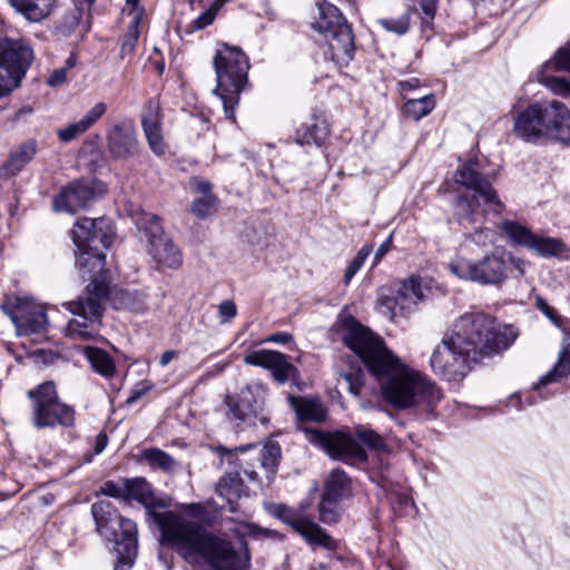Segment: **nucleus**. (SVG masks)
Here are the masks:
<instances>
[{
    "label": "nucleus",
    "instance_id": "nucleus-26",
    "mask_svg": "<svg viewBox=\"0 0 570 570\" xmlns=\"http://www.w3.org/2000/svg\"><path fill=\"white\" fill-rule=\"evenodd\" d=\"M328 135V126L324 119L313 117L311 124L301 125L295 134V142L305 146L315 144L321 146Z\"/></svg>",
    "mask_w": 570,
    "mask_h": 570
},
{
    "label": "nucleus",
    "instance_id": "nucleus-13",
    "mask_svg": "<svg viewBox=\"0 0 570 570\" xmlns=\"http://www.w3.org/2000/svg\"><path fill=\"white\" fill-rule=\"evenodd\" d=\"M450 272L462 281L499 286L508 278V261L503 255L490 254L478 262L459 257L449 263Z\"/></svg>",
    "mask_w": 570,
    "mask_h": 570
},
{
    "label": "nucleus",
    "instance_id": "nucleus-33",
    "mask_svg": "<svg viewBox=\"0 0 570 570\" xmlns=\"http://www.w3.org/2000/svg\"><path fill=\"white\" fill-rule=\"evenodd\" d=\"M83 353L95 372L105 377H110L115 374V363L106 351L94 346H86Z\"/></svg>",
    "mask_w": 570,
    "mask_h": 570
},
{
    "label": "nucleus",
    "instance_id": "nucleus-3",
    "mask_svg": "<svg viewBox=\"0 0 570 570\" xmlns=\"http://www.w3.org/2000/svg\"><path fill=\"white\" fill-rule=\"evenodd\" d=\"M520 331L483 312L455 318L430 357L433 373L449 382L462 380L473 364L508 351Z\"/></svg>",
    "mask_w": 570,
    "mask_h": 570
},
{
    "label": "nucleus",
    "instance_id": "nucleus-15",
    "mask_svg": "<svg viewBox=\"0 0 570 570\" xmlns=\"http://www.w3.org/2000/svg\"><path fill=\"white\" fill-rule=\"evenodd\" d=\"M225 403L228 406L227 416L237 428L255 426L257 422L263 425L268 423V417L262 413V401L250 385L242 387L237 395H227Z\"/></svg>",
    "mask_w": 570,
    "mask_h": 570
},
{
    "label": "nucleus",
    "instance_id": "nucleus-24",
    "mask_svg": "<svg viewBox=\"0 0 570 570\" xmlns=\"http://www.w3.org/2000/svg\"><path fill=\"white\" fill-rule=\"evenodd\" d=\"M142 130L148 147L156 156H161L166 151V145L161 132V120L157 108L149 107L141 118Z\"/></svg>",
    "mask_w": 570,
    "mask_h": 570
},
{
    "label": "nucleus",
    "instance_id": "nucleus-53",
    "mask_svg": "<svg viewBox=\"0 0 570 570\" xmlns=\"http://www.w3.org/2000/svg\"><path fill=\"white\" fill-rule=\"evenodd\" d=\"M73 65L72 59L69 58L67 60L66 67L55 69L49 76L47 83L51 87H58L66 82L67 80V70Z\"/></svg>",
    "mask_w": 570,
    "mask_h": 570
},
{
    "label": "nucleus",
    "instance_id": "nucleus-58",
    "mask_svg": "<svg viewBox=\"0 0 570 570\" xmlns=\"http://www.w3.org/2000/svg\"><path fill=\"white\" fill-rule=\"evenodd\" d=\"M292 341V335L288 333H275L265 338L267 343L286 344Z\"/></svg>",
    "mask_w": 570,
    "mask_h": 570
},
{
    "label": "nucleus",
    "instance_id": "nucleus-59",
    "mask_svg": "<svg viewBox=\"0 0 570 570\" xmlns=\"http://www.w3.org/2000/svg\"><path fill=\"white\" fill-rule=\"evenodd\" d=\"M392 244V236L381 244L374 255L375 263L380 262L382 257L390 250Z\"/></svg>",
    "mask_w": 570,
    "mask_h": 570
},
{
    "label": "nucleus",
    "instance_id": "nucleus-46",
    "mask_svg": "<svg viewBox=\"0 0 570 570\" xmlns=\"http://www.w3.org/2000/svg\"><path fill=\"white\" fill-rule=\"evenodd\" d=\"M220 8L222 7H219V4L213 1L206 11H204L196 19L193 20L191 28L194 30H202L207 26L212 24Z\"/></svg>",
    "mask_w": 570,
    "mask_h": 570
},
{
    "label": "nucleus",
    "instance_id": "nucleus-47",
    "mask_svg": "<svg viewBox=\"0 0 570 570\" xmlns=\"http://www.w3.org/2000/svg\"><path fill=\"white\" fill-rule=\"evenodd\" d=\"M97 494H104L110 498L125 500V479L120 482H104L97 491Z\"/></svg>",
    "mask_w": 570,
    "mask_h": 570
},
{
    "label": "nucleus",
    "instance_id": "nucleus-52",
    "mask_svg": "<svg viewBox=\"0 0 570 570\" xmlns=\"http://www.w3.org/2000/svg\"><path fill=\"white\" fill-rule=\"evenodd\" d=\"M439 0H413L414 3H417L423 13V23H430L436 12Z\"/></svg>",
    "mask_w": 570,
    "mask_h": 570
},
{
    "label": "nucleus",
    "instance_id": "nucleus-63",
    "mask_svg": "<svg viewBox=\"0 0 570 570\" xmlns=\"http://www.w3.org/2000/svg\"><path fill=\"white\" fill-rule=\"evenodd\" d=\"M254 444H247L245 446H238V448H235L234 450H229L227 448H224V446H218L216 449V451L220 454V455H226V454H230L232 452H245L246 450L253 448Z\"/></svg>",
    "mask_w": 570,
    "mask_h": 570
},
{
    "label": "nucleus",
    "instance_id": "nucleus-61",
    "mask_svg": "<svg viewBox=\"0 0 570 570\" xmlns=\"http://www.w3.org/2000/svg\"><path fill=\"white\" fill-rule=\"evenodd\" d=\"M108 439L104 433H99L96 438L95 453L100 454L107 446Z\"/></svg>",
    "mask_w": 570,
    "mask_h": 570
},
{
    "label": "nucleus",
    "instance_id": "nucleus-31",
    "mask_svg": "<svg viewBox=\"0 0 570 570\" xmlns=\"http://www.w3.org/2000/svg\"><path fill=\"white\" fill-rule=\"evenodd\" d=\"M288 401L299 421L318 422L324 420L326 416L324 406L316 400L289 396Z\"/></svg>",
    "mask_w": 570,
    "mask_h": 570
},
{
    "label": "nucleus",
    "instance_id": "nucleus-38",
    "mask_svg": "<svg viewBox=\"0 0 570 570\" xmlns=\"http://www.w3.org/2000/svg\"><path fill=\"white\" fill-rule=\"evenodd\" d=\"M410 12H404L396 18H382L377 23L386 31L403 36L410 28Z\"/></svg>",
    "mask_w": 570,
    "mask_h": 570
},
{
    "label": "nucleus",
    "instance_id": "nucleus-60",
    "mask_svg": "<svg viewBox=\"0 0 570 570\" xmlns=\"http://www.w3.org/2000/svg\"><path fill=\"white\" fill-rule=\"evenodd\" d=\"M508 261V265L511 264L518 272H519V275L520 276H523L524 273H525V266H527V262L521 259V258H514V257H509Z\"/></svg>",
    "mask_w": 570,
    "mask_h": 570
},
{
    "label": "nucleus",
    "instance_id": "nucleus-25",
    "mask_svg": "<svg viewBox=\"0 0 570 570\" xmlns=\"http://www.w3.org/2000/svg\"><path fill=\"white\" fill-rule=\"evenodd\" d=\"M14 11L29 22H40L53 11L57 0H8Z\"/></svg>",
    "mask_w": 570,
    "mask_h": 570
},
{
    "label": "nucleus",
    "instance_id": "nucleus-2",
    "mask_svg": "<svg viewBox=\"0 0 570 570\" xmlns=\"http://www.w3.org/2000/svg\"><path fill=\"white\" fill-rule=\"evenodd\" d=\"M343 341L382 384L385 400L405 410L415 407L432 413L443 395L438 385L421 372L413 370L385 346L383 340L353 317L343 321Z\"/></svg>",
    "mask_w": 570,
    "mask_h": 570
},
{
    "label": "nucleus",
    "instance_id": "nucleus-36",
    "mask_svg": "<svg viewBox=\"0 0 570 570\" xmlns=\"http://www.w3.org/2000/svg\"><path fill=\"white\" fill-rule=\"evenodd\" d=\"M142 459L147 461L153 469H160L166 472L174 470L176 465L175 460L168 453L157 448L145 450L142 452Z\"/></svg>",
    "mask_w": 570,
    "mask_h": 570
},
{
    "label": "nucleus",
    "instance_id": "nucleus-35",
    "mask_svg": "<svg viewBox=\"0 0 570 570\" xmlns=\"http://www.w3.org/2000/svg\"><path fill=\"white\" fill-rule=\"evenodd\" d=\"M435 98L432 94L425 95L421 98H412L405 101L402 111L404 116L420 120L428 116L435 107Z\"/></svg>",
    "mask_w": 570,
    "mask_h": 570
},
{
    "label": "nucleus",
    "instance_id": "nucleus-9",
    "mask_svg": "<svg viewBox=\"0 0 570 570\" xmlns=\"http://www.w3.org/2000/svg\"><path fill=\"white\" fill-rule=\"evenodd\" d=\"M318 17L312 27L326 42L324 56L337 66L347 65L354 56L352 28L340 9L328 1L317 2Z\"/></svg>",
    "mask_w": 570,
    "mask_h": 570
},
{
    "label": "nucleus",
    "instance_id": "nucleus-12",
    "mask_svg": "<svg viewBox=\"0 0 570 570\" xmlns=\"http://www.w3.org/2000/svg\"><path fill=\"white\" fill-rule=\"evenodd\" d=\"M33 60V50L21 38H0V98L18 88Z\"/></svg>",
    "mask_w": 570,
    "mask_h": 570
},
{
    "label": "nucleus",
    "instance_id": "nucleus-40",
    "mask_svg": "<svg viewBox=\"0 0 570 570\" xmlns=\"http://www.w3.org/2000/svg\"><path fill=\"white\" fill-rule=\"evenodd\" d=\"M354 434L368 449H372V450L385 449V442H384L383 438L372 429H368L364 425H357L354 429Z\"/></svg>",
    "mask_w": 570,
    "mask_h": 570
},
{
    "label": "nucleus",
    "instance_id": "nucleus-32",
    "mask_svg": "<svg viewBox=\"0 0 570 570\" xmlns=\"http://www.w3.org/2000/svg\"><path fill=\"white\" fill-rule=\"evenodd\" d=\"M500 229L512 245L530 248L534 233L527 226L514 220H503L500 224Z\"/></svg>",
    "mask_w": 570,
    "mask_h": 570
},
{
    "label": "nucleus",
    "instance_id": "nucleus-55",
    "mask_svg": "<svg viewBox=\"0 0 570 570\" xmlns=\"http://www.w3.org/2000/svg\"><path fill=\"white\" fill-rule=\"evenodd\" d=\"M189 184L195 193L202 195L200 197L215 196L212 191V184L208 180L193 177Z\"/></svg>",
    "mask_w": 570,
    "mask_h": 570
},
{
    "label": "nucleus",
    "instance_id": "nucleus-28",
    "mask_svg": "<svg viewBox=\"0 0 570 570\" xmlns=\"http://www.w3.org/2000/svg\"><path fill=\"white\" fill-rule=\"evenodd\" d=\"M350 491L351 480L347 474L341 469H334L325 481L323 498L340 502L348 497Z\"/></svg>",
    "mask_w": 570,
    "mask_h": 570
},
{
    "label": "nucleus",
    "instance_id": "nucleus-21",
    "mask_svg": "<svg viewBox=\"0 0 570 570\" xmlns=\"http://www.w3.org/2000/svg\"><path fill=\"white\" fill-rule=\"evenodd\" d=\"M244 363L268 370L273 379L279 384L295 380L298 376V371L289 362V357L274 350L250 351L244 356Z\"/></svg>",
    "mask_w": 570,
    "mask_h": 570
},
{
    "label": "nucleus",
    "instance_id": "nucleus-39",
    "mask_svg": "<svg viewBox=\"0 0 570 570\" xmlns=\"http://www.w3.org/2000/svg\"><path fill=\"white\" fill-rule=\"evenodd\" d=\"M543 69L546 71H570V42L559 48L553 58L544 63Z\"/></svg>",
    "mask_w": 570,
    "mask_h": 570
},
{
    "label": "nucleus",
    "instance_id": "nucleus-62",
    "mask_svg": "<svg viewBox=\"0 0 570 570\" xmlns=\"http://www.w3.org/2000/svg\"><path fill=\"white\" fill-rule=\"evenodd\" d=\"M419 86H420V80L417 78H411L409 80L400 82V87L403 91L416 89Z\"/></svg>",
    "mask_w": 570,
    "mask_h": 570
},
{
    "label": "nucleus",
    "instance_id": "nucleus-64",
    "mask_svg": "<svg viewBox=\"0 0 570 570\" xmlns=\"http://www.w3.org/2000/svg\"><path fill=\"white\" fill-rule=\"evenodd\" d=\"M176 356V352L175 351H166L161 354L160 356V360H159V364L165 367L166 365H168L171 360Z\"/></svg>",
    "mask_w": 570,
    "mask_h": 570
},
{
    "label": "nucleus",
    "instance_id": "nucleus-44",
    "mask_svg": "<svg viewBox=\"0 0 570 570\" xmlns=\"http://www.w3.org/2000/svg\"><path fill=\"white\" fill-rule=\"evenodd\" d=\"M371 252L372 248L370 246H363L358 250V253L356 254V256L353 258V261L350 263L345 271L343 277V283L345 285H348L352 278L355 276V274L361 269Z\"/></svg>",
    "mask_w": 570,
    "mask_h": 570
},
{
    "label": "nucleus",
    "instance_id": "nucleus-6",
    "mask_svg": "<svg viewBox=\"0 0 570 570\" xmlns=\"http://www.w3.org/2000/svg\"><path fill=\"white\" fill-rule=\"evenodd\" d=\"M213 65L216 73L213 94L222 100L225 117L234 121L239 95L248 82V57L239 47L220 43Z\"/></svg>",
    "mask_w": 570,
    "mask_h": 570
},
{
    "label": "nucleus",
    "instance_id": "nucleus-4",
    "mask_svg": "<svg viewBox=\"0 0 570 570\" xmlns=\"http://www.w3.org/2000/svg\"><path fill=\"white\" fill-rule=\"evenodd\" d=\"M110 302L116 309L138 312L144 301L137 292L122 288H110L104 278H94L77 299L65 303V307L78 318L69 321L66 326L67 336L73 340L89 341L97 336L105 304Z\"/></svg>",
    "mask_w": 570,
    "mask_h": 570
},
{
    "label": "nucleus",
    "instance_id": "nucleus-19",
    "mask_svg": "<svg viewBox=\"0 0 570 570\" xmlns=\"http://www.w3.org/2000/svg\"><path fill=\"white\" fill-rule=\"evenodd\" d=\"M275 514L308 543L317 544L328 550L336 548L335 541L320 525L306 518L302 510L279 504L275 509Z\"/></svg>",
    "mask_w": 570,
    "mask_h": 570
},
{
    "label": "nucleus",
    "instance_id": "nucleus-29",
    "mask_svg": "<svg viewBox=\"0 0 570 570\" xmlns=\"http://www.w3.org/2000/svg\"><path fill=\"white\" fill-rule=\"evenodd\" d=\"M568 374H570V335L566 336L562 341V350L558 363L548 373L542 375L533 387L539 390Z\"/></svg>",
    "mask_w": 570,
    "mask_h": 570
},
{
    "label": "nucleus",
    "instance_id": "nucleus-20",
    "mask_svg": "<svg viewBox=\"0 0 570 570\" xmlns=\"http://www.w3.org/2000/svg\"><path fill=\"white\" fill-rule=\"evenodd\" d=\"M424 298V291L419 276H410L401 282L394 296L380 298L383 313L393 320L399 315L411 312Z\"/></svg>",
    "mask_w": 570,
    "mask_h": 570
},
{
    "label": "nucleus",
    "instance_id": "nucleus-27",
    "mask_svg": "<svg viewBox=\"0 0 570 570\" xmlns=\"http://www.w3.org/2000/svg\"><path fill=\"white\" fill-rule=\"evenodd\" d=\"M36 155V142L27 141L10 154V158L0 168V177L9 178L17 175Z\"/></svg>",
    "mask_w": 570,
    "mask_h": 570
},
{
    "label": "nucleus",
    "instance_id": "nucleus-1",
    "mask_svg": "<svg viewBox=\"0 0 570 570\" xmlns=\"http://www.w3.org/2000/svg\"><path fill=\"white\" fill-rule=\"evenodd\" d=\"M135 500L148 510L158 525L163 543L173 548L187 563L209 570H247L250 554L242 540L239 550L230 541L173 511L156 512L167 507L145 478L125 479V501Z\"/></svg>",
    "mask_w": 570,
    "mask_h": 570
},
{
    "label": "nucleus",
    "instance_id": "nucleus-49",
    "mask_svg": "<svg viewBox=\"0 0 570 570\" xmlns=\"http://www.w3.org/2000/svg\"><path fill=\"white\" fill-rule=\"evenodd\" d=\"M344 383L347 385L348 391L354 394L358 395L363 385L362 382V373L358 372H347L343 373L341 375Z\"/></svg>",
    "mask_w": 570,
    "mask_h": 570
},
{
    "label": "nucleus",
    "instance_id": "nucleus-23",
    "mask_svg": "<svg viewBox=\"0 0 570 570\" xmlns=\"http://www.w3.org/2000/svg\"><path fill=\"white\" fill-rule=\"evenodd\" d=\"M108 110L106 102L95 104L79 120L72 121L57 130L61 142H69L87 132Z\"/></svg>",
    "mask_w": 570,
    "mask_h": 570
},
{
    "label": "nucleus",
    "instance_id": "nucleus-17",
    "mask_svg": "<svg viewBox=\"0 0 570 570\" xmlns=\"http://www.w3.org/2000/svg\"><path fill=\"white\" fill-rule=\"evenodd\" d=\"M2 308L10 316L20 336L42 333L48 325L45 306L32 301L17 298L14 304L8 302Z\"/></svg>",
    "mask_w": 570,
    "mask_h": 570
},
{
    "label": "nucleus",
    "instance_id": "nucleus-30",
    "mask_svg": "<svg viewBox=\"0 0 570 570\" xmlns=\"http://www.w3.org/2000/svg\"><path fill=\"white\" fill-rule=\"evenodd\" d=\"M217 494L225 499L229 504V510L234 511L233 504L240 498L244 492V482L239 472L226 473L216 485Z\"/></svg>",
    "mask_w": 570,
    "mask_h": 570
},
{
    "label": "nucleus",
    "instance_id": "nucleus-50",
    "mask_svg": "<svg viewBox=\"0 0 570 570\" xmlns=\"http://www.w3.org/2000/svg\"><path fill=\"white\" fill-rule=\"evenodd\" d=\"M144 11V8L140 6V0H126L124 12L130 17V22L141 23Z\"/></svg>",
    "mask_w": 570,
    "mask_h": 570
},
{
    "label": "nucleus",
    "instance_id": "nucleus-8",
    "mask_svg": "<svg viewBox=\"0 0 570 570\" xmlns=\"http://www.w3.org/2000/svg\"><path fill=\"white\" fill-rule=\"evenodd\" d=\"M72 240L77 248L76 266L85 277L100 273L105 267L106 256L99 250V245L108 248L115 233L109 219L82 217L76 220L71 230Z\"/></svg>",
    "mask_w": 570,
    "mask_h": 570
},
{
    "label": "nucleus",
    "instance_id": "nucleus-10",
    "mask_svg": "<svg viewBox=\"0 0 570 570\" xmlns=\"http://www.w3.org/2000/svg\"><path fill=\"white\" fill-rule=\"evenodd\" d=\"M130 216L140 240H146L147 252L161 267L176 269L181 265V255L173 242L164 234L158 216L137 207Z\"/></svg>",
    "mask_w": 570,
    "mask_h": 570
},
{
    "label": "nucleus",
    "instance_id": "nucleus-22",
    "mask_svg": "<svg viewBox=\"0 0 570 570\" xmlns=\"http://www.w3.org/2000/svg\"><path fill=\"white\" fill-rule=\"evenodd\" d=\"M107 150L114 160L134 158L139 151V141L131 121L122 120L114 124L106 136Z\"/></svg>",
    "mask_w": 570,
    "mask_h": 570
},
{
    "label": "nucleus",
    "instance_id": "nucleus-56",
    "mask_svg": "<svg viewBox=\"0 0 570 570\" xmlns=\"http://www.w3.org/2000/svg\"><path fill=\"white\" fill-rule=\"evenodd\" d=\"M535 305L538 309L541 311L550 321H552L554 324H558L559 316L556 309L550 306L543 298L537 297Z\"/></svg>",
    "mask_w": 570,
    "mask_h": 570
},
{
    "label": "nucleus",
    "instance_id": "nucleus-51",
    "mask_svg": "<svg viewBox=\"0 0 570 570\" xmlns=\"http://www.w3.org/2000/svg\"><path fill=\"white\" fill-rule=\"evenodd\" d=\"M470 238L479 246H487L494 243L495 233L491 228H481L471 234Z\"/></svg>",
    "mask_w": 570,
    "mask_h": 570
},
{
    "label": "nucleus",
    "instance_id": "nucleus-42",
    "mask_svg": "<svg viewBox=\"0 0 570 570\" xmlns=\"http://www.w3.org/2000/svg\"><path fill=\"white\" fill-rule=\"evenodd\" d=\"M217 209V197H198L191 204V213L198 218H206Z\"/></svg>",
    "mask_w": 570,
    "mask_h": 570
},
{
    "label": "nucleus",
    "instance_id": "nucleus-54",
    "mask_svg": "<svg viewBox=\"0 0 570 570\" xmlns=\"http://www.w3.org/2000/svg\"><path fill=\"white\" fill-rule=\"evenodd\" d=\"M458 207H459L458 215H459L460 220L469 222V223L475 222V218L473 217L474 213L472 209L471 202H469L464 197H459L458 198Z\"/></svg>",
    "mask_w": 570,
    "mask_h": 570
},
{
    "label": "nucleus",
    "instance_id": "nucleus-45",
    "mask_svg": "<svg viewBox=\"0 0 570 570\" xmlns=\"http://www.w3.org/2000/svg\"><path fill=\"white\" fill-rule=\"evenodd\" d=\"M340 509L338 502L334 500H328L322 498V502L320 504V519L322 522L332 524L338 520Z\"/></svg>",
    "mask_w": 570,
    "mask_h": 570
},
{
    "label": "nucleus",
    "instance_id": "nucleus-18",
    "mask_svg": "<svg viewBox=\"0 0 570 570\" xmlns=\"http://www.w3.org/2000/svg\"><path fill=\"white\" fill-rule=\"evenodd\" d=\"M106 191V186L100 181L80 179L69 184L55 196L52 205L56 212L76 213L85 208L97 196Z\"/></svg>",
    "mask_w": 570,
    "mask_h": 570
},
{
    "label": "nucleus",
    "instance_id": "nucleus-57",
    "mask_svg": "<svg viewBox=\"0 0 570 570\" xmlns=\"http://www.w3.org/2000/svg\"><path fill=\"white\" fill-rule=\"evenodd\" d=\"M151 389V385H149L147 382H141L138 385L135 386V389L131 391L130 396L127 399L128 404H132L137 402L142 395H145L149 390Z\"/></svg>",
    "mask_w": 570,
    "mask_h": 570
},
{
    "label": "nucleus",
    "instance_id": "nucleus-43",
    "mask_svg": "<svg viewBox=\"0 0 570 570\" xmlns=\"http://www.w3.org/2000/svg\"><path fill=\"white\" fill-rule=\"evenodd\" d=\"M547 72L544 70V73L540 76V82L556 95L570 96V82L561 77L549 76Z\"/></svg>",
    "mask_w": 570,
    "mask_h": 570
},
{
    "label": "nucleus",
    "instance_id": "nucleus-14",
    "mask_svg": "<svg viewBox=\"0 0 570 570\" xmlns=\"http://www.w3.org/2000/svg\"><path fill=\"white\" fill-rule=\"evenodd\" d=\"M309 440L334 460L352 464L367 460L365 449L348 433L312 431Z\"/></svg>",
    "mask_w": 570,
    "mask_h": 570
},
{
    "label": "nucleus",
    "instance_id": "nucleus-41",
    "mask_svg": "<svg viewBox=\"0 0 570 570\" xmlns=\"http://www.w3.org/2000/svg\"><path fill=\"white\" fill-rule=\"evenodd\" d=\"M281 458V448L276 442L264 445L261 454V464L269 472H274Z\"/></svg>",
    "mask_w": 570,
    "mask_h": 570
},
{
    "label": "nucleus",
    "instance_id": "nucleus-34",
    "mask_svg": "<svg viewBox=\"0 0 570 570\" xmlns=\"http://www.w3.org/2000/svg\"><path fill=\"white\" fill-rule=\"evenodd\" d=\"M529 249L541 257H557L567 252V245L559 238L534 234Z\"/></svg>",
    "mask_w": 570,
    "mask_h": 570
},
{
    "label": "nucleus",
    "instance_id": "nucleus-48",
    "mask_svg": "<svg viewBox=\"0 0 570 570\" xmlns=\"http://www.w3.org/2000/svg\"><path fill=\"white\" fill-rule=\"evenodd\" d=\"M237 315V306L232 299H225L218 305L220 324H229Z\"/></svg>",
    "mask_w": 570,
    "mask_h": 570
},
{
    "label": "nucleus",
    "instance_id": "nucleus-11",
    "mask_svg": "<svg viewBox=\"0 0 570 570\" xmlns=\"http://www.w3.org/2000/svg\"><path fill=\"white\" fill-rule=\"evenodd\" d=\"M28 396L31 400V422L36 429L73 425L75 410L59 401L53 382H45L29 390Z\"/></svg>",
    "mask_w": 570,
    "mask_h": 570
},
{
    "label": "nucleus",
    "instance_id": "nucleus-7",
    "mask_svg": "<svg viewBox=\"0 0 570 570\" xmlns=\"http://www.w3.org/2000/svg\"><path fill=\"white\" fill-rule=\"evenodd\" d=\"M91 514L100 535L114 543V570H130L138 554L137 524L131 519L120 515L108 500L94 503Z\"/></svg>",
    "mask_w": 570,
    "mask_h": 570
},
{
    "label": "nucleus",
    "instance_id": "nucleus-37",
    "mask_svg": "<svg viewBox=\"0 0 570 570\" xmlns=\"http://www.w3.org/2000/svg\"><path fill=\"white\" fill-rule=\"evenodd\" d=\"M140 24L141 23L129 22L127 31L120 43L119 56L121 59H126L134 55L140 35Z\"/></svg>",
    "mask_w": 570,
    "mask_h": 570
},
{
    "label": "nucleus",
    "instance_id": "nucleus-5",
    "mask_svg": "<svg viewBox=\"0 0 570 570\" xmlns=\"http://www.w3.org/2000/svg\"><path fill=\"white\" fill-rule=\"evenodd\" d=\"M514 135L527 142L541 139L570 141V110L559 100L535 102L514 119Z\"/></svg>",
    "mask_w": 570,
    "mask_h": 570
},
{
    "label": "nucleus",
    "instance_id": "nucleus-16",
    "mask_svg": "<svg viewBox=\"0 0 570 570\" xmlns=\"http://www.w3.org/2000/svg\"><path fill=\"white\" fill-rule=\"evenodd\" d=\"M454 179L465 188L473 190L494 214L502 213L504 205L492 186L497 179L494 173H481L479 164L471 160L455 171Z\"/></svg>",
    "mask_w": 570,
    "mask_h": 570
}]
</instances>
